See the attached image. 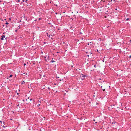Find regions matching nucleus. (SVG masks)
I'll use <instances>...</instances> for the list:
<instances>
[{
    "mask_svg": "<svg viewBox=\"0 0 131 131\" xmlns=\"http://www.w3.org/2000/svg\"><path fill=\"white\" fill-rule=\"evenodd\" d=\"M97 123V122H95V123Z\"/></svg>",
    "mask_w": 131,
    "mask_h": 131,
    "instance_id": "obj_25",
    "label": "nucleus"
},
{
    "mask_svg": "<svg viewBox=\"0 0 131 131\" xmlns=\"http://www.w3.org/2000/svg\"><path fill=\"white\" fill-rule=\"evenodd\" d=\"M26 65V64L25 63H24V66H25Z\"/></svg>",
    "mask_w": 131,
    "mask_h": 131,
    "instance_id": "obj_6",
    "label": "nucleus"
},
{
    "mask_svg": "<svg viewBox=\"0 0 131 131\" xmlns=\"http://www.w3.org/2000/svg\"><path fill=\"white\" fill-rule=\"evenodd\" d=\"M51 62H55V61L54 60H51Z\"/></svg>",
    "mask_w": 131,
    "mask_h": 131,
    "instance_id": "obj_2",
    "label": "nucleus"
},
{
    "mask_svg": "<svg viewBox=\"0 0 131 131\" xmlns=\"http://www.w3.org/2000/svg\"><path fill=\"white\" fill-rule=\"evenodd\" d=\"M6 24H8V23H6Z\"/></svg>",
    "mask_w": 131,
    "mask_h": 131,
    "instance_id": "obj_7",
    "label": "nucleus"
},
{
    "mask_svg": "<svg viewBox=\"0 0 131 131\" xmlns=\"http://www.w3.org/2000/svg\"><path fill=\"white\" fill-rule=\"evenodd\" d=\"M27 1V0H26V1Z\"/></svg>",
    "mask_w": 131,
    "mask_h": 131,
    "instance_id": "obj_21",
    "label": "nucleus"
},
{
    "mask_svg": "<svg viewBox=\"0 0 131 131\" xmlns=\"http://www.w3.org/2000/svg\"><path fill=\"white\" fill-rule=\"evenodd\" d=\"M25 83L24 81H23V82L22 83V84H24V83Z\"/></svg>",
    "mask_w": 131,
    "mask_h": 131,
    "instance_id": "obj_4",
    "label": "nucleus"
},
{
    "mask_svg": "<svg viewBox=\"0 0 131 131\" xmlns=\"http://www.w3.org/2000/svg\"><path fill=\"white\" fill-rule=\"evenodd\" d=\"M129 57L130 58H131V55H130L129 56Z\"/></svg>",
    "mask_w": 131,
    "mask_h": 131,
    "instance_id": "obj_8",
    "label": "nucleus"
},
{
    "mask_svg": "<svg viewBox=\"0 0 131 131\" xmlns=\"http://www.w3.org/2000/svg\"><path fill=\"white\" fill-rule=\"evenodd\" d=\"M10 120H12V119H10Z\"/></svg>",
    "mask_w": 131,
    "mask_h": 131,
    "instance_id": "obj_24",
    "label": "nucleus"
},
{
    "mask_svg": "<svg viewBox=\"0 0 131 131\" xmlns=\"http://www.w3.org/2000/svg\"><path fill=\"white\" fill-rule=\"evenodd\" d=\"M93 121H95V120H94V119L93 120Z\"/></svg>",
    "mask_w": 131,
    "mask_h": 131,
    "instance_id": "obj_20",
    "label": "nucleus"
},
{
    "mask_svg": "<svg viewBox=\"0 0 131 131\" xmlns=\"http://www.w3.org/2000/svg\"><path fill=\"white\" fill-rule=\"evenodd\" d=\"M5 35H2L1 36V40H3L4 38H5Z\"/></svg>",
    "mask_w": 131,
    "mask_h": 131,
    "instance_id": "obj_1",
    "label": "nucleus"
},
{
    "mask_svg": "<svg viewBox=\"0 0 131 131\" xmlns=\"http://www.w3.org/2000/svg\"><path fill=\"white\" fill-rule=\"evenodd\" d=\"M48 89H49V87H48Z\"/></svg>",
    "mask_w": 131,
    "mask_h": 131,
    "instance_id": "obj_23",
    "label": "nucleus"
},
{
    "mask_svg": "<svg viewBox=\"0 0 131 131\" xmlns=\"http://www.w3.org/2000/svg\"><path fill=\"white\" fill-rule=\"evenodd\" d=\"M47 35L49 37H50V35H49V36L48 35V34H47Z\"/></svg>",
    "mask_w": 131,
    "mask_h": 131,
    "instance_id": "obj_3",
    "label": "nucleus"
},
{
    "mask_svg": "<svg viewBox=\"0 0 131 131\" xmlns=\"http://www.w3.org/2000/svg\"><path fill=\"white\" fill-rule=\"evenodd\" d=\"M115 1V0H114V1Z\"/></svg>",
    "mask_w": 131,
    "mask_h": 131,
    "instance_id": "obj_26",
    "label": "nucleus"
},
{
    "mask_svg": "<svg viewBox=\"0 0 131 131\" xmlns=\"http://www.w3.org/2000/svg\"><path fill=\"white\" fill-rule=\"evenodd\" d=\"M94 67H96V66L95 65H94Z\"/></svg>",
    "mask_w": 131,
    "mask_h": 131,
    "instance_id": "obj_13",
    "label": "nucleus"
},
{
    "mask_svg": "<svg viewBox=\"0 0 131 131\" xmlns=\"http://www.w3.org/2000/svg\"><path fill=\"white\" fill-rule=\"evenodd\" d=\"M17 1L18 2H19L20 1V0H18Z\"/></svg>",
    "mask_w": 131,
    "mask_h": 131,
    "instance_id": "obj_11",
    "label": "nucleus"
},
{
    "mask_svg": "<svg viewBox=\"0 0 131 131\" xmlns=\"http://www.w3.org/2000/svg\"><path fill=\"white\" fill-rule=\"evenodd\" d=\"M12 76V75H10L9 76V77L10 78Z\"/></svg>",
    "mask_w": 131,
    "mask_h": 131,
    "instance_id": "obj_5",
    "label": "nucleus"
},
{
    "mask_svg": "<svg viewBox=\"0 0 131 131\" xmlns=\"http://www.w3.org/2000/svg\"><path fill=\"white\" fill-rule=\"evenodd\" d=\"M17 95H18V94H19V93H17Z\"/></svg>",
    "mask_w": 131,
    "mask_h": 131,
    "instance_id": "obj_15",
    "label": "nucleus"
},
{
    "mask_svg": "<svg viewBox=\"0 0 131 131\" xmlns=\"http://www.w3.org/2000/svg\"><path fill=\"white\" fill-rule=\"evenodd\" d=\"M40 105V104H38V107Z\"/></svg>",
    "mask_w": 131,
    "mask_h": 131,
    "instance_id": "obj_9",
    "label": "nucleus"
},
{
    "mask_svg": "<svg viewBox=\"0 0 131 131\" xmlns=\"http://www.w3.org/2000/svg\"><path fill=\"white\" fill-rule=\"evenodd\" d=\"M89 55H87V56H88V57H89Z\"/></svg>",
    "mask_w": 131,
    "mask_h": 131,
    "instance_id": "obj_19",
    "label": "nucleus"
},
{
    "mask_svg": "<svg viewBox=\"0 0 131 131\" xmlns=\"http://www.w3.org/2000/svg\"><path fill=\"white\" fill-rule=\"evenodd\" d=\"M105 90V89H103V91H104Z\"/></svg>",
    "mask_w": 131,
    "mask_h": 131,
    "instance_id": "obj_17",
    "label": "nucleus"
},
{
    "mask_svg": "<svg viewBox=\"0 0 131 131\" xmlns=\"http://www.w3.org/2000/svg\"><path fill=\"white\" fill-rule=\"evenodd\" d=\"M0 122L2 123V122H1V121H0Z\"/></svg>",
    "mask_w": 131,
    "mask_h": 131,
    "instance_id": "obj_16",
    "label": "nucleus"
},
{
    "mask_svg": "<svg viewBox=\"0 0 131 131\" xmlns=\"http://www.w3.org/2000/svg\"><path fill=\"white\" fill-rule=\"evenodd\" d=\"M19 104L18 105V106H19Z\"/></svg>",
    "mask_w": 131,
    "mask_h": 131,
    "instance_id": "obj_22",
    "label": "nucleus"
},
{
    "mask_svg": "<svg viewBox=\"0 0 131 131\" xmlns=\"http://www.w3.org/2000/svg\"><path fill=\"white\" fill-rule=\"evenodd\" d=\"M129 18H128V19H126V20H129Z\"/></svg>",
    "mask_w": 131,
    "mask_h": 131,
    "instance_id": "obj_12",
    "label": "nucleus"
},
{
    "mask_svg": "<svg viewBox=\"0 0 131 131\" xmlns=\"http://www.w3.org/2000/svg\"><path fill=\"white\" fill-rule=\"evenodd\" d=\"M23 1V2H24V0H23V1Z\"/></svg>",
    "mask_w": 131,
    "mask_h": 131,
    "instance_id": "obj_18",
    "label": "nucleus"
},
{
    "mask_svg": "<svg viewBox=\"0 0 131 131\" xmlns=\"http://www.w3.org/2000/svg\"><path fill=\"white\" fill-rule=\"evenodd\" d=\"M15 31L16 32H17V30H16Z\"/></svg>",
    "mask_w": 131,
    "mask_h": 131,
    "instance_id": "obj_14",
    "label": "nucleus"
},
{
    "mask_svg": "<svg viewBox=\"0 0 131 131\" xmlns=\"http://www.w3.org/2000/svg\"><path fill=\"white\" fill-rule=\"evenodd\" d=\"M30 101H31V100H32V99H30Z\"/></svg>",
    "mask_w": 131,
    "mask_h": 131,
    "instance_id": "obj_10",
    "label": "nucleus"
}]
</instances>
